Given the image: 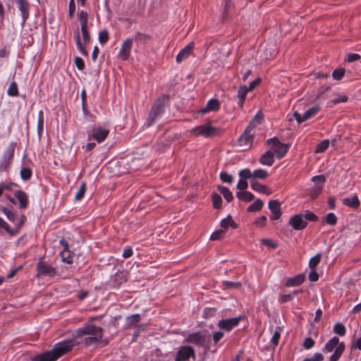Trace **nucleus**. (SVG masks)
<instances>
[{
	"mask_svg": "<svg viewBox=\"0 0 361 361\" xmlns=\"http://www.w3.org/2000/svg\"><path fill=\"white\" fill-rule=\"evenodd\" d=\"M103 336V329L92 324H88L82 328H79L75 333L74 338L68 341H73L75 345L83 344L85 346L97 345Z\"/></svg>",
	"mask_w": 361,
	"mask_h": 361,
	"instance_id": "f257e3e1",
	"label": "nucleus"
},
{
	"mask_svg": "<svg viewBox=\"0 0 361 361\" xmlns=\"http://www.w3.org/2000/svg\"><path fill=\"white\" fill-rule=\"evenodd\" d=\"M74 346L75 343L73 341H62L56 343L51 350L32 357L31 361H56L71 351Z\"/></svg>",
	"mask_w": 361,
	"mask_h": 361,
	"instance_id": "f03ea898",
	"label": "nucleus"
},
{
	"mask_svg": "<svg viewBox=\"0 0 361 361\" xmlns=\"http://www.w3.org/2000/svg\"><path fill=\"white\" fill-rule=\"evenodd\" d=\"M345 343L343 342H340L338 337L334 336L326 342L323 351L325 353L334 351V353L330 356L329 360L338 361L345 351Z\"/></svg>",
	"mask_w": 361,
	"mask_h": 361,
	"instance_id": "7ed1b4c3",
	"label": "nucleus"
},
{
	"mask_svg": "<svg viewBox=\"0 0 361 361\" xmlns=\"http://www.w3.org/2000/svg\"><path fill=\"white\" fill-rule=\"evenodd\" d=\"M16 145V142H11L4 150L0 158V171L6 173L10 171L14 159Z\"/></svg>",
	"mask_w": 361,
	"mask_h": 361,
	"instance_id": "20e7f679",
	"label": "nucleus"
},
{
	"mask_svg": "<svg viewBox=\"0 0 361 361\" xmlns=\"http://www.w3.org/2000/svg\"><path fill=\"white\" fill-rule=\"evenodd\" d=\"M168 99L169 97L167 95H164L155 102L147 121L149 126H152L154 123L155 120L164 112L166 102Z\"/></svg>",
	"mask_w": 361,
	"mask_h": 361,
	"instance_id": "39448f33",
	"label": "nucleus"
},
{
	"mask_svg": "<svg viewBox=\"0 0 361 361\" xmlns=\"http://www.w3.org/2000/svg\"><path fill=\"white\" fill-rule=\"evenodd\" d=\"M268 144L271 146V150L276 156V158L280 159L283 158L287 153L289 146L281 143L277 138L273 137L267 140Z\"/></svg>",
	"mask_w": 361,
	"mask_h": 361,
	"instance_id": "423d86ee",
	"label": "nucleus"
},
{
	"mask_svg": "<svg viewBox=\"0 0 361 361\" xmlns=\"http://www.w3.org/2000/svg\"><path fill=\"white\" fill-rule=\"evenodd\" d=\"M109 133V130L101 126H94L91 130L87 131V139L95 140L98 143L105 140Z\"/></svg>",
	"mask_w": 361,
	"mask_h": 361,
	"instance_id": "0eeeda50",
	"label": "nucleus"
},
{
	"mask_svg": "<svg viewBox=\"0 0 361 361\" xmlns=\"http://www.w3.org/2000/svg\"><path fill=\"white\" fill-rule=\"evenodd\" d=\"M189 131L190 133L194 134L196 136L200 135L204 137H209L217 133L216 128L212 127L210 124L199 126Z\"/></svg>",
	"mask_w": 361,
	"mask_h": 361,
	"instance_id": "6e6552de",
	"label": "nucleus"
},
{
	"mask_svg": "<svg viewBox=\"0 0 361 361\" xmlns=\"http://www.w3.org/2000/svg\"><path fill=\"white\" fill-rule=\"evenodd\" d=\"M326 178L324 175L315 176L312 178L314 185L310 189L309 195L311 198H316L322 192Z\"/></svg>",
	"mask_w": 361,
	"mask_h": 361,
	"instance_id": "1a4fd4ad",
	"label": "nucleus"
},
{
	"mask_svg": "<svg viewBox=\"0 0 361 361\" xmlns=\"http://www.w3.org/2000/svg\"><path fill=\"white\" fill-rule=\"evenodd\" d=\"M243 319L242 317H233L221 319L218 322V326L221 330L230 331L237 326L239 322Z\"/></svg>",
	"mask_w": 361,
	"mask_h": 361,
	"instance_id": "9d476101",
	"label": "nucleus"
},
{
	"mask_svg": "<svg viewBox=\"0 0 361 361\" xmlns=\"http://www.w3.org/2000/svg\"><path fill=\"white\" fill-rule=\"evenodd\" d=\"M190 357L195 358L194 349L190 346L184 345L177 352L175 361H187Z\"/></svg>",
	"mask_w": 361,
	"mask_h": 361,
	"instance_id": "9b49d317",
	"label": "nucleus"
},
{
	"mask_svg": "<svg viewBox=\"0 0 361 361\" xmlns=\"http://www.w3.org/2000/svg\"><path fill=\"white\" fill-rule=\"evenodd\" d=\"M126 281L127 279L126 273L121 271L116 272L115 274L111 276L108 281V286L112 288H118Z\"/></svg>",
	"mask_w": 361,
	"mask_h": 361,
	"instance_id": "f8f14e48",
	"label": "nucleus"
},
{
	"mask_svg": "<svg viewBox=\"0 0 361 361\" xmlns=\"http://www.w3.org/2000/svg\"><path fill=\"white\" fill-rule=\"evenodd\" d=\"M37 276H54L56 275V269L51 265H46L42 261H39L37 265Z\"/></svg>",
	"mask_w": 361,
	"mask_h": 361,
	"instance_id": "ddd939ff",
	"label": "nucleus"
},
{
	"mask_svg": "<svg viewBox=\"0 0 361 361\" xmlns=\"http://www.w3.org/2000/svg\"><path fill=\"white\" fill-rule=\"evenodd\" d=\"M133 46V39H126L121 44V49L118 52V57L123 60L126 61L128 59L130 51Z\"/></svg>",
	"mask_w": 361,
	"mask_h": 361,
	"instance_id": "4468645a",
	"label": "nucleus"
},
{
	"mask_svg": "<svg viewBox=\"0 0 361 361\" xmlns=\"http://www.w3.org/2000/svg\"><path fill=\"white\" fill-rule=\"evenodd\" d=\"M268 207L270 209L271 214L270 216L271 220H278L281 216V203L277 200H272L269 202Z\"/></svg>",
	"mask_w": 361,
	"mask_h": 361,
	"instance_id": "2eb2a0df",
	"label": "nucleus"
},
{
	"mask_svg": "<svg viewBox=\"0 0 361 361\" xmlns=\"http://www.w3.org/2000/svg\"><path fill=\"white\" fill-rule=\"evenodd\" d=\"M289 224L295 230H302L307 226V221H305L302 214H295L289 220Z\"/></svg>",
	"mask_w": 361,
	"mask_h": 361,
	"instance_id": "dca6fc26",
	"label": "nucleus"
},
{
	"mask_svg": "<svg viewBox=\"0 0 361 361\" xmlns=\"http://www.w3.org/2000/svg\"><path fill=\"white\" fill-rule=\"evenodd\" d=\"M18 8L20 11L22 17V25L24 26L26 20L30 16V4L27 0H18Z\"/></svg>",
	"mask_w": 361,
	"mask_h": 361,
	"instance_id": "f3484780",
	"label": "nucleus"
},
{
	"mask_svg": "<svg viewBox=\"0 0 361 361\" xmlns=\"http://www.w3.org/2000/svg\"><path fill=\"white\" fill-rule=\"evenodd\" d=\"M220 109V102L216 99H211L208 101L207 105L200 109L198 113L200 114H205L211 111H217Z\"/></svg>",
	"mask_w": 361,
	"mask_h": 361,
	"instance_id": "a211bd4d",
	"label": "nucleus"
},
{
	"mask_svg": "<svg viewBox=\"0 0 361 361\" xmlns=\"http://www.w3.org/2000/svg\"><path fill=\"white\" fill-rule=\"evenodd\" d=\"M60 243L63 247V250L61 251V257L62 261L63 262H66V263L68 264H72L73 263V255L68 250V243L66 242L63 240H60Z\"/></svg>",
	"mask_w": 361,
	"mask_h": 361,
	"instance_id": "6ab92c4d",
	"label": "nucleus"
},
{
	"mask_svg": "<svg viewBox=\"0 0 361 361\" xmlns=\"http://www.w3.org/2000/svg\"><path fill=\"white\" fill-rule=\"evenodd\" d=\"M252 130L251 126H247L243 134L238 139L240 146H249L252 143L253 139V136L251 134Z\"/></svg>",
	"mask_w": 361,
	"mask_h": 361,
	"instance_id": "aec40b11",
	"label": "nucleus"
},
{
	"mask_svg": "<svg viewBox=\"0 0 361 361\" xmlns=\"http://www.w3.org/2000/svg\"><path fill=\"white\" fill-rule=\"evenodd\" d=\"M194 48V43L190 42L183 49H182L178 54L176 56V61L178 63H181L184 60H185L190 54L192 50Z\"/></svg>",
	"mask_w": 361,
	"mask_h": 361,
	"instance_id": "412c9836",
	"label": "nucleus"
},
{
	"mask_svg": "<svg viewBox=\"0 0 361 361\" xmlns=\"http://www.w3.org/2000/svg\"><path fill=\"white\" fill-rule=\"evenodd\" d=\"M14 197L18 200L20 209H25L27 207L28 197L24 191L21 190H16L14 192Z\"/></svg>",
	"mask_w": 361,
	"mask_h": 361,
	"instance_id": "4be33fe9",
	"label": "nucleus"
},
{
	"mask_svg": "<svg viewBox=\"0 0 361 361\" xmlns=\"http://www.w3.org/2000/svg\"><path fill=\"white\" fill-rule=\"evenodd\" d=\"M342 203L347 207L354 209L357 208L360 204L358 196L357 195L346 197L342 199Z\"/></svg>",
	"mask_w": 361,
	"mask_h": 361,
	"instance_id": "5701e85b",
	"label": "nucleus"
},
{
	"mask_svg": "<svg viewBox=\"0 0 361 361\" xmlns=\"http://www.w3.org/2000/svg\"><path fill=\"white\" fill-rule=\"evenodd\" d=\"M259 162L262 165L271 166L274 162V152L271 150L267 151L259 159Z\"/></svg>",
	"mask_w": 361,
	"mask_h": 361,
	"instance_id": "b1692460",
	"label": "nucleus"
},
{
	"mask_svg": "<svg viewBox=\"0 0 361 361\" xmlns=\"http://www.w3.org/2000/svg\"><path fill=\"white\" fill-rule=\"evenodd\" d=\"M305 276L300 274L294 277L288 278L286 280V285L288 287H294L301 285L305 281Z\"/></svg>",
	"mask_w": 361,
	"mask_h": 361,
	"instance_id": "393cba45",
	"label": "nucleus"
},
{
	"mask_svg": "<svg viewBox=\"0 0 361 361\" xmlns=\"http://www.w3.org/2000/svg\"><path fill=\"white\" fill-rule=\"evenodd\" d=\"M249 89L246 85H242L239 87L237 98L238 99V106L242 107L244 104V102L245 100L247 92H249Z\"/></svg>",
	"mask_w": 361,
	"mask_h": 361,
	"instance_id": "a878e982",
	"label": "nucleus"
},
{
	"mask_svg": "<svg viewBox=\"0 0 361 361\" xmlns=\"http://www.w3.org/2000/svg\"><path fill=\"white\" fill-rule=\"evenodd\" d=\"M251 188L255 191L266 194L267 195H269L271 193V190L267 186L262 185L257 181H252L251 183Z\"/></svg>",
	"mask_w": 361,
	"mask_h": 361,
	"instance_id": "bb28decb",
	"label": "nucleus"
},
{
	"mask_svg": "<svg viewBox=\"0 0 361 361\" xmlns=\"http://www.w3.org/2000/svg\"><path fill=\"white\" fill-rule=\"evenodd\" d=\"M236 196H237L238 199H239L241 201H244V202H250L255 197V196L252 193H251L250 192H248V191H245V190L238 191L236 193Z\"/></svg>",
	"mask_w": 361,
	"mask_h": 361,
	"instance_id": "cd10ccee",
	"label": "nucleus"
},
{
	"mask_svg": "<svg viewBox=\"0 0 361 361\" xmlns=\"http://www.w3.org/2000/svg\"><path fill=\"white\" fill-rule=\"evenodd\" d=\"M221 226L224 230L226 231V229L231 226L233 228H237L236 224L233 221L231 215H228L227 217L223 219L220 222Z\"/></svg>",
	"mask_w": 361,
	"mask_h": 361,
	"instance_id": "c85d7f7f",
	"label": "nucleus"
},
{
	"mask_svg": "<svg viewBox=\"0 0 361 361\" xmlns=\"http://www.w3.org/2000/svg\"><path fill=\"white\" fill-rule=\"evenodd\" d=\"M218 190H219V192H221V194L224 196V197L225 198V200L230 202L233 200V194L231 192V191L226 187L225 186H218Z\"/></svg>",
	"mask_w": 361,
	"mask_h": 361,
	"instance_id": "c756f323",
	"label": "nucleus"
},
{
	"mask_svg": "<svg viewBox=\"0 0 361 361\" xmlns=\"http://www.w3.org/2000/svg\"><path fill=\"white\" fill-rule=\"evenodd\" d=\"M263 206V201L257 199L247 207V210L250 212H255L261 210Z\"/></svg>",
	"mask_w": 361,
	"mask_h": 361,
	"instance_id": "7c9ffc66",
	"label": "nucleus"
},
{
	"mask_svg": "<svg viewBox=\"0 0 361 361\" xmlns=\"http://www.w3.org/2000/svg\"><path fill=\"white\" fill-rule=\"evenodd\" d=\"M32 171L30 168L23 167L20 171V176L23 180H28L31 178Z\"/></svg>",
	"mask_w": 361,
	"mask_h": 361,
	"instance_id": "2f4dec72",
	"label": "nucleus"
},
{
	"mask_svg": "<svg viewBox=\"0 0 361 361\" xmlns=\"http://www.w3.org/2000/svg\"><path fill=\"white\" fill-rule=\"evenodd\" d=\"M263 118H264L263 114L262 113V111H259L256 114V115L252 118V120L251 121L250 123L248 126H250L251 128L253 129L258 124H259L261 123V121H262Z\"/></svg>",
	"mask_w": 361,
	"mask_h": 361,
	"instance_id": "473e14b6",
	"label": "nucleus"
},
{
	"mask_svg": "<svg viewBox=\"0 0 361 361\" xmlns=\"http://www.w3.org/2000/svg\"><path fill=\"white\" fill-rule=\"evenodd\" d=\"M334 332L340 336H343L346 333L345 326L343 324L338 322L334 326Z\"/></svg>",
	"mask_w": 361,
	"mask_h": 361,
	"instance_id": "72a5a7b5",
	"label": "nucleus"
},
{
	"mask_svg": "<svg viewBox=\"0 0 361 361\" xmlns=\"http://www.w3.org/2000/svg\"><path fill=\"white\" fill-rule=\"evenodd\" d=\"M268 176V172L262 169H256L253 171V178L265 179Z\"/></svg>",
	"mask_w": 361,
	"mask_h": 361,
	"instance_id": "f704fd0d",
	"label": "nucleus"
},
{
	"mask_svg": "<svg viewBox=\"0 0 361 361\" xmlns=\"http://www.w3.org/2000/svg\"><path fill=\"white\" fill-rule=\"evenodd\" d=\"M75 38H76L77 47H78V49L79 50L80 53L84 56H87V52L85 49V45L81 42L80 34L78 32L76 34Z\"/></svg>",
	"mask_w": 361,
	"mask_h": 361,
	"instance_id": "c9c22d12",
	"label": "nucleus"
},
{
	"mask_svg": "<svg viewBox=\"0 0 361 361\" xmlns=\"http://www.w3.org/2000/svg\"><path fill=\"white\" fill-rule=\"evenodd\" d=\"M78 19L80 23V26H87L88 22V13L85 11H80L78 13Z\"/></svg>",
	"mask_w": 361,
	"mask_h": 361,
	"instance_id": "e433bc0d",
	"label": "nucleus"
},
{
	"mask_svg": "<svg viewBox=\"0 0 361 361\" xmlns=\"http://www.w3.org/2000/svg\"><path fill=\"white\" fill-rule=\"evenodd\" d=\"M329 140H324L317 145L315 152L316 153H322L326 150V149L329 147Z\"/></svg>",
	"mask_w": 361,
	"mask_h": 361,
	"instance_id": "4c0bfd02",
	"label": "nucleus"
},
{
	"mask_svg": "<svg viewBox=\"0 0 361 361\" xmlns=\"http://www.w3.org/2000/svg\"><path fill=\"white\" fill-rule=\"evenodd\" d=\"M7 93L11 97H16L18 95V88L16 82H13L10 84Z\"/></svg>",
	"mask_w": 361,
	"mask_h": 361,
	"instance_id": "58836bf2",
	"label": "nucleus"
},
{
	"mask_svg": "<svg viewBox=\"0 0 361 361\" xmlns=\"http://www.w3.org/2000/svg\"><path fill=\"white\" fill-rule=\"evenodd\" d=\"M322 255L320 253L317 254L312 257L309 261V267L310 269H316L321 260Z\"/></svg>",
	"mask_w": 361,
	"mask_h": 361,
	"instance_id": "ea45409f",
	"label": "nucleus"
},
{
	"mask_svg": "<svg viewBox=\"0 0 361 361\" xmlns=\"http://www.w3.org/2000/svg\"><path fill=\"white\" fill-rule=\"evenodd\" d=\"M319 106H315L308 110H307L303 114L305 115V119H309L317 114L319 110Z\"/></svg>",
	"mask_w": 361,
	"mask_h": 361,
	"instance_id": "a19ab883",
	"label": "nucleus"
},
{
	"mask_svg": "<svg viewBox=\"0 0 361 361\" xmlns=\"http://www.w3.org/2000/svg\"><path fill=\"white\" fill-rule=\"evenodd\" d=\"M226 233V231L224 229H219L213 232L210 236V240H218L221 239Z\"/></svg>",
	"mask_w": 361,
	"mask_h": 361,
	"instance_id": "79ce46f5",
	"label": "nucleus"
},
{
	"mask_svg": "<svg viewBox=\"0 0 361 361\" xmlns=\"http://www.w3.org/2000/svg\"><path fill=\"white\" fill-rule=\"evenodd\" d=\"M281 337V329L279 328L276 329L274 333L273 334L271 338V343L273 345V347L275 348L279 341Z\"/></svg>",
	"mask_w": 361,
	"mask_h": 361,
	"instance_id": "37998d69",
	"label": "nucleus"
},
{
	"mask_svg": "<svg viewBox=\"0 0 361 361\" xmlns=\"http://www.w3.org/2000/svg\"><path fill=\"white\" fill-rule=\"evenodd\" d=\"M44 129V118H43V112L42 111H39L38 114V121H37V132L40 135Z\"/></svg>",
	"mask_w": 361,
	"mask_h": 361,
	"instance_id": "c03bdc74",
	"label": "nucleus"
},
{
	"mask_svg": "<svg viewBox=\"0 0 361 361\" xmlns=\"http://www.w3.org/2000/svg\"><path fill=\"white\" fill-rule=\"evenodd\" d=\"M109 40V32L106 30H101L99 32V42L101 44H106Z\"/></svg>",
	"mask_w": 361,
	"mask_h": 361,
	"instance_id": "a18cd8bd",
	"label": "nucleus"
},
{
	"mask_svg": "<svg viewBox=\"0 0 361 361\" xmlns=\"http://www.w3.org/2000/svg\"><path fill=\"white\" fill-rule=\"evenodd\" d=\"M1 211L6 216L8 220L14 222L17 218L16 214L13 212L11 209H8L6 207H1Z\"/></svg>",
	"mask_w": 361,
	"mask_h": 361,
	"instance_id": "49530a36",
	"label": "nucleus"
},
{
	"mask_svg": "<svg viewBox=\"0 0 361 361\" xmlns=\"http://www.w3.org/2000/svg\"><path fill=\"white\" fill-rule=\"evenodd\" d=\"M140 315L139 314H132L127 317L126 322L128 325H134L140 321Z\"/></svg>",
	"mask_w": 361,
	"mask_h": 361,
	"instance_id": "de8ad7c7",
	"label": "nucleus"
},
{
	"mask_svg": "<svg viewBox=\"0 0 361 361\" xmlns=\"http://www.w3.org/2000/svg\"><path fill=\"white\" fill-rule=\"evenodd\" d=\"M212 204L214 208L219 209L221 207L222 198L221 195L218 194H214L212 195Z\"/></svg>",
	"mask_w": 361,
	"mask_h": 361,
	"instance_id": "09e8293b",
	"label": "nucleus"
},
{
	"mask_svg": "<svg viewBox=\"0 0 361 361\" xmlns=\"http://www.w3.org/2000/svg\"><path fill=\"white\" fill-rule=\"evenodd\" d=\"M239 176L240 178L247 179L253 178V172L252 173L249 169H244L239 171Z\"/></svg>",
	"mask_w": 361,
	"mask_h": 361,
	"instance_id": "8fccbe9b",
	"label": "nucleus"
},
{
	"mask_svg": "<svg viewBox=\"0 0 361 361\" xmlns=\"http://www.w3.org/2000/svg\"><path fill=\"white\" fill-rule=\"evenodd\" d=\"M302 215L304 216V219L306 221H317L318 220L317 216L310 211H306L304 214H302Z\"/></svg>",
	"mask_w": 361,
	"mask_h": 361,
	"instance_id": "3c124183",
	"label": "nucleus"
},
{
	"mask_svg": "<svg viewBox=\"0 0 361 361\" xmlns=\"http://www.w3.org/2000/svg\"><path fill=\"white\" fill-rule=\"evenodd\" d=\"M337 222V217L334 213L330 212L326 216V223L331 226L336 225Z\"/></svg>",
	"mask_w": 361,
	"mask_h": 361,
	"instance_id": "603ef678",
	"label": "nucleus"
},
{
	"mask_svg": "<svg viewBox=\"0 0 361 361\" xmlns=\"http://www.w3.org/2000/svg\"><path fill=\"white\" fill-rule=\"evenodd\" d=\"M86 190V184L85 183H81L80 188L77 193L75 195V200H81L85 195Z\"/></svg>",
	"mask_w": 361,
	"mask_h": 361,
	"instance_id": "864d4df0",
	"label": "nucleus"
},
{
	"mask_svg": "<svg viewBox=\"0 0 361 361\" xmlns=\"http://www.w3.org/2000/svg\"><path fill=\"white\" fill-rule=\"evenodd\" d=\"M221 180L226 183H232L233 181V176L227 172H221L220 175Z\"/></svg>",
	"mask_w": 361,
	"mask_h": 361,
	"instance_id": "5fc2aeb1",
	"label": "nucleus"
},
{
	"mask_svg": "<svg viewBox=\"0 0 361 361\" xmlns=\"http://www.w3.org/2000/svg\"><path fill=\"white\" fill-rule=\"evenodd\" d=\"M345 69L344 68H338L334 71L332 73V76L335 80H339L343 78L345 75Z\"/></svg>",
	"mask_w": 361,
	"mask_h": 361,
	"instance_id": "6e6d98bb",
	"label": "nucleus"
},
{
	"mask_svg": "<svg viewBox=\"0 0 361 361\" xmlns=\"http://www.w3.org/2000/svg\"><path fill=\"white\" fill-rule=\"evenodd\" d=\"M248 187V183L246 180L240 178L238 180L237 183V188L240 191L245 190Z\"/></svg>",
	"mask_w": 361,
	"mask_h": 361,
	"instance_id": "4d7b16f0",
	"label": "nucleus"
},
{
	"mask_svg": "<svg viewBox=\"0 0 361 361\" xmlns=\"http://www.w3.org/2000/svg\"><path fill=\"white\" fill-rule=\"evenodd\" d=\"M267 220L265 216H261L255 220V225L257 227H264L267 224Z\"/></svg>",
	"mask_w": 361,
	"mask_h": 361,
	"instance_id": "13d9d810",
	"label": "nucleus"
},
{
	"mask_svg": "<svg viewBox=\"0 0 361 361\" xmlns=\"http://www.w3.org/2000/svg\"><path fill=\"white\" fill-rule=\"evenodd\" d=\"M148 39V36L145 34L137 33L135 36V40L139 43H146Z\"/></svg>",
	"mask_w": 361,
	"mask_h": 361,
	"instance_id": "bf43d9fd",
	"label": "nucleus"
},
{
	"mask_svg": "<svg viewBox=\"0 0 361 361\" xmlns=\"http://www.w3.org/2000/svg\"><path fill=\"white\" fill-rule=\"evenodd\" d=\"M0 228H4L11 235L14 234V232L10 229L9 225L1 217H0Z\"/></svg>",
	"mask_w": 361,
	"mask_h": 361,
	"instance_id": "052dcab7",
	"label": "nucleus"
},
{
	"mask_svg": "<svg viewBox=\"0 0 361 361\" xmlns=\"http://www.w3.org/2000/svg\"><path fill=\"white\" fill-rule=\"evenodd\" d=\"M314 343H315L312 338L307 337L305 339L303 342V347L305 349H310L314 345Z\"/></svg>",
	"mask_w": 361,
	"mask_h": 361,
	"instance_id": "680f3d73",
	"label": "nucleus"
},
{
	"mask_svg": "<svg viewBox=\"0 0 361 361\" xmlns=\"http://www.w3.org/2000/svg\"><path fill=\"white\" fill-rule=\"evenodd\" d=\"M261 241L263 245L272 248H276L277 247V244L270 238H263Z\"/></svg>",
	"mask_w": 361,
	"mask_h": 361,
	"instance_id": "e2e57ef3",
	"label": "nucleus"
},
{
	"mask_svg": "<svg viewBox=\"0 0 361 361\" xmlns=\"http://www.w3.org/2000/svg\"><path fill=\"white\" fill-rule=\"evenodd\" d=\"M309 279L311 281H317L319 279V275L317 272L316 269H310V272L309 274Z\"/></svg>",
	"mask_w": 361,
	"mask_h": 361,
	"instance_id": "0e129e2a",
	"label": "nucleus"
},
{
	"mask_svg": "<svg viewBox=\"0 0 361 361\" xmlns=\"http://www.w3.org/2000/svg\"><path fill=\"white\" fill-rule=\"evenodd\" d=\"M75 11V4L74 0H70L68 4V15L72 17Z\"/></svg>",
	"mask_w": 361,
	"mask_h": 361,
	"instance_id": "69168bd1",
	"label": "nucleus"
},
{
	"mask_svg": "<svg viewBox=\"0 0 361 361\" xmlns=\"http://www.w3.org/2000/svg\"><path fill=\"white\" fill-rule=\"evenodd\" d=\"M224 334L222 331H216L213 334V341L215 343H217L220 340L223 338Z\"/></svg>",
	"mask_w": 361,
	"mask_h": 361,
	"instance_id": "338daca9",
	"label": "nucleus"
},
{
	"mask_svg": "<svg viewBox=\"0 0 361 361\" xmlns=\"http://www.w3.org/2000/svg\"><path fill=\"white\" fill-rule=\"evenodd\" d=\"M75 63L79 70L82 71L85 68V63L81 58L76 57L75 59Z\"/></svg>",
	"mask_w": 361,
	"mask_h": 361,
	"instance_id": "774afa93",
	"label": "nucleus"
}]
</instances>
